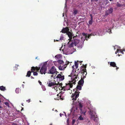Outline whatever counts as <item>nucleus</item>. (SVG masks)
Returning <instances> with one entry per match:
<instances>
[{
    "mask_svg": "<svg viewBox=\"0 0 125 125\" xmlns=\"http://www.w3.org/2000/svg\"><path fill=\"white\" fill-rule=\"evenodd\" d=\"M69 76L71 77V81H69V83H66L65 86H63L62 87V90L64 91L70 90V88H72L73 85V84H75L76 81L78 80V74H76L73 75H69Z\"/></svg>",
    "mask_w": 125,
    "mask_h": 125,
    "instance_id": "obj_1",
    "label": "nucleus"
},
{
    "mask_svg": "<svg viewBox=\"0 0 125 125\" xmlns=\"http://www.w3.org/2000/svg\"><path fill=\"white\" fill-rule=\"evenodd\" d=\"M86 65H84L83 64L81 66L80 68L81 73L83 74L82 75L83 76V78L84 79L86 77V75L87 74L86 68Z\"/></svg>",
    "mask_w": 125,
    "mask_h": 125,
    "instance_id": "obj_2",
    "label": "nucleus"
},
{
    "mask_svg": "<svg viewBox=\"0 0 125 125\" xmlns=\"http://www.w3.org/2000/svg\"><path fill=\"white\" fill-rule=\"evenodd\" d=\"M88 109L90 110V111H89V112L90 115H91V118L94 119V121H95L96 119L97 118V117H95V115L94 114L95 112L94 111V109L91 107L89 108H88Z\"/></svg>",
    "mask_w": 125,
    "mask_h": 125,
    "instance_id": "obj_3",
    "label": "nucleus"
},
{
    "mask_svg": "<svg viewBox=\"0 0 125 125\" xmlns=\"http://www.w3.org/2000/svg\"><path fill=\"white\" fill-rule=\"evenodd\" d=\"M47 62H45L44 63L42 66L41 68L40 72L41 74H45L46 73L47 70Z\"/></svg>",
    "mask_w": 125,
    "mask_h": 125,
    "instance_id": "obj_4",
    "label": "nucleus"
},
{
    "mask_svg": "<svg viewBox=\"0 0 125 125\" xmlns=\"http://www.w3.org/2000/svg\"><path fill=\"white\" fill-rule=\"evenodd\" d=\"M80 93V92H79L77 89H76L75 92L72 95V100H76L77 98L79 97Z\"/></svg>",
    "mask_w": 125,
    "mask_h": 125,
    "instance_id": "obj_5",
    "label": "nucleus"
},
{
    "mask_svg": "<svg viewBox=\"0 0 125 125\" xmlns=\"http://www.w3.org/2000/svg\"><path fill=\"white\" fill-rule=\"evenodd\" d=\"M58 73L56 71V69L54 66H53L49 70L48 73L51 74H53L56 73V74H57V73Z\"/></svg>",
    "mask_w": 125,
    "mask_h": 125,
    "instance_id": "obj_6",
    "label": "nucleus"
},
{
    "mask_svg": "<svg viewBox=\"0 0 125 125\" xmlns=\"http://www.w3.org/2000/svg\"><path fill=\"white\" fill-rule=\"evenodd\" d=\"M66 63L64 65H60L59 67V69L60 70H63L65 68L67 65L69 63V62L68 61H66Z\"/></svg>",
    "mask_w": 125,
    "mask_h": 125,
    "instance_id": "obj_7",
    "label": "nucleus"
},
{
    "mask_svg": "<svg viewBox=\"0 0 125 125\" xmlns=\"http://www.w3.org/2000/svg\"><path fill=\"white\" fill-rule=\"evenodd\" d=\"M55 75L54 77V79H55L56 78H59V79L60 80L62 81L64 79V76L60 74H58L56 77H55Z\"/></svg>",
    "mask_w": 125,
    "mask_h": 125,
    "instance_id": "obj_8",
    "label": "nucleus"
},
{
    "mask_svg": "<svg viewBox=\"0 0 125 125\" xmlns=\"http://www.w3.org/2000/svg\"><path fill=\"white\" fill-rule=\"evenodd\" d=\"M40 67H38L36 66L35 67L33 66L31 68V72H38L40 70Z\"/></svg>",
    "mask_w": 125,
    "mask_h": 125,
    "instance_id": "obj_9",
    "label": "nucleus"
},
{
    "mask_svg": "<svg viewBox=\"0 0 125 125\" xmlns=\"http://www.w3.org/2000/svg\"><path fill=\"white\" fill-rule=\"evenodd\" d=\"M69 31V29L68 27H66L64 28H63L61 32H62V33H67V32Z\"/></svg>",
    "mask_w": 125,
    "mask_h": 125,
    "instance_id": "obj_10",
    "label": "nucleus"
},
{
    "mask_svg": "<svg viewBox=\"0 0 125 125\" xmlns=\"http://www.w3.org/2000/svg\"><path fill=\"white\" fill-rule=\"evenodd\" d=\"M113 11V9L112 8H111L109 9L106 11L105 14L106 15H108L109 14L111 13Z\"/></svg>",
    "mask_w": 125,
    "mask_h": 125,
    "instance_id": "obj_11",
    "label": "nucleus"
},
{
    "mask_svg": "<svg viewBox=\"0 0 125 125\" xmlns=\"http://www.w3.org/2000/svg\"><path fill=\"white\" fill-rule=\"evenodd\" d=\"M66 34L68 35V37L69 38V40H70V41H71L72 39V37L73 36V34L72 32H71L69 31L67 32Z\"/></svg>",
    "mask_w": 125,
    "mask_h": 125,
    "instance_id": "obj_12",
    "label": "nucleus"
},
{
    "mask_svg": "<svg viewBox=\"0 0 125 125\" xmlns=\"http://www.w3.org/2000/svg\"><path fill=\"white\" fill-rule=\"evenodd\" d=\"M68 44H69L68 46L69 47L71 48L73 46L74 43L73 41V40L72 39L71 41H70V40H69V41L68 42Z\"/></svg>",
    "mask_w": 125,
    "mask_h": 125,
    "instance_id": "obj_13",
    "label": "nucleus"
},
{
    "mask_svg": "<svg viewBox=\"0 0 125 125\" xmlns=\"http://www.w3.org/2000/svg\"><path fill=\"white\" fill-rule=\"evenodd\" d=\"M86 34H85L84 33H82V35H83V36H84L83 37H82L81 38V40L83 41V42L85 41V39H86L87 41V36L86 35Z\"/></svg>",
    "mask_w": 125,
    "mask_h": 125,
    "instance_id": "obj_14",
    "label": "nucleus"
},
{
    "mask_svg": "<svg viewBox=\"0 0 125 125\" xmlns=\"http://www.w3.org/2000/svg\"><path fill=\"white\" fill-rule=\"evenodd\" d=\"M48 86L50 87L56 84V83L52 82L51 81H49L48 83Z\"/></svg>",
    "mask_w": 125,
    "mask_h": 125,
    "instance_id": "obj_15",
    "label": "nucleus"
},
{
    "mask_svg": "<svg viewBox=\"0 0 125 125\" xmlns=\"http://www.w3.org/2000/svg\"><path fill=\"white\" fill-rule=\"evenodd\" d=\"M75 37H73V42L74 43V45L75 46L79 43L80 40L77 39H74V38Z\"/></svg>",
    "mask_w": 125,
    "mask_h": 125,
    "instance_id": "obj_16",
    "label": "nucleus"
},
{
    "mask_svg": "<svg viewBox=\"0 0 125 125\" xmlns=\"http://www.w3.org/2000/svg\"><path fill=\"white\" fill-rule=\"evenodd\" d=\"M83 79L81 78L80 80H79L78 82V84L79 85H80L82 86L83 85L84 83Z\"/></svg>",
    "mask_w": 125,
    "mask_h": 125,
    "instance_id": "obj_17",
    "label": "nucleus"
},
{
    "mask_svg": "<svg viewBox=\"0 0 125 125\" xmlns=\"http://www.w3.org/2000/svg\"><path fill=\"white\" fill-rule=\"evenodd\" d=\"M110 65L112 67H116V64L114 62H110Z\"/></svg>",
    "mask_w": 125,
    "mask_h": 125,
    "instance_id": "obj_18",
    "label": "nucleus"
},
{
    "mask_svg": "<svg viewBox=\"0 0 125 125\" xmlns=\"http://www.w3.org/2000/svg\"><path fill=\"white\" fill-rule=\"evenodd\" d=\"M0 90L3 91H4L6 90L5 87L3 86H0Z\"/></svg>",
    "mask_w": 125,
    "mask_h": 125,
    "instance_id": "obj_19",
    "label": "nucleus"
},
{
    "mask_svg": "<svg viewBox=\"0 0 125 125\" xmlns=\"http://www.w3.org/2000/svg\"><path fill=\"white\" fill-rule=\"evenodd\" d=\"M31 72L30 71H29L27 72V75L26 76L27 77H29L30 76L31 74Z\"/></svg>",
    "mask_w": 125,
    "mask_h": 125,
    "instance_id": "obj_20",
    "label": "nucleus"
},
{
    "mask_svg": "<svg viewBox=\"0 0 125 125\" xmlns=\"http://www.w3.org/2000/svg\"><path fill=\"white\" fill-rule=\"evenodd\" d=\"M79 108L80 109V111H82V108L83 107L82 104H81V102L79 103Z\"/></svg>",
    "mask_w": 125,
    "mask_h": 125,
    "instance_id": "obj_21",
    "label": "nucleus"
},
{
    "mask_svg": "<svg viewBox=\"0 0 125 125\" xmlns=\"http://www.w3.org/2000/svg\"><path fill=\"white\" fill-rule=\"evenodd\" d=\"M56 85L55 86L56 87V89H57V87H58V85H59V86H61L62 87H62H63L62 86V83H59V82H58L57 84H56Z\"/></svg>",
    "mask_w": 125,
    "mask_h": 125,
    "instance_id": "obj_22",
    "label": "nucleus"
},
{
    "mask_svg": "<svg viewBox=\"0 0 125 125\" xmlns=\"http://www.w3.org/2000/svg\"><path fill=\"white\" fill-rule=\"evenodd\" d=\"M82 86L80 85H78L76 87L77 89L79 90H81L82 89Z\"/></svg>",
    "mask_w": 125,
    "mask_h": 125,
    "instance_id": "obj_23",
    "label": "nucleus"
},
{
    "mask_svg": "<svg viewBox=\"0 0 125 125\" xmlns=\"http://www.w3.org/2000/svg\"><path fill=\"white\" fill-rule=\"evenodd\" d=\"M80 113L81 114L83 115H85V113L86 112V111H82H82H80Z\"/></svg>",
    "mask_w": 125,
    "mask_h": 125,
    "instance_id": "obj_24",
    "label": "nucleus"
},
{
    "mask_svg": "<svg viewBox=\"0 0 125 125\" xmlns=\"http://www.w3.org/2000/svg\"><path fill=\"white\" fill-rule=\"evenodd\" d=\"M78 61H77V62L75 61V66L76 68L77 69L78 67Z\"/></svg>",
    "mask_w": 125,
    "mask_h": 125,
    "instance_id": "obj_25",
    "label": "nucleus"
},
{
    "mask_svg": "<svg viewBox=\"0 0 125 125\" xmlns=\"http://www.w3.org/2000/svg\"><path fill=\"white\" fill-rule=\"evenodd\" d=\"M59 94H57V96L58 97V98H57V99L58 100H59V99H61V100H63V99L61 97H62V96L61 95H60L59 96L60 97L59 98Z\"/></svg>",
    "mask_w": 125,
    "mask_h": 125,
    "instance_id": "obj_26",
    "label": "nucleus"
},
{
    "mask_svg": "<svg viewBox=\"0 0 125 125\" xmlns=\"http://www.w3.org/2000/svg\"><path fill=\"white\" fill-rule=\"evenodd\" d=\"M20 88H16L15 91L16 93L18 94L19 93Z\"/></svg>",
    "mask_w": 125,
    "mask_h": 125,
    "instance_id": "obj_27",
    "label": "nucleus"
},
{
    "mask_svg": "<svg viewBox=\"0 0 125 125\" xmlns=\"http://www.w3.org/2000/svg\"><path fill=\"white\" fill-rule=\"evenodd\" d=\"M57 62L59 63L62 64H63V63H64V62L63 61L59 60L57 61Z\"/></svg>",
    "mask_w": 125,
    "mask_h": 125,
    "instance_id": "obj_28",
    "label": "nucleus"
},
{
    "mask_svg": "<svg viewBox=\"0 0 125 125\" xmlns=\"http://www.w3.org/2000/svg\"><path fill=\"white\" fill-rule=\"evenodd\" d=\"M92 18H91V20L89 22V23L90 25H91L93 23V19H92Z\"/></svg>",
    "mask_w": 125,
    "mask_h": 125,
    "instance_id": "obj_29",
    "label": "nucleus"
},
{
    "mask_svg": "<svg viewBox=\"0 0 125 125\" xmlns=\"http://www.w3.org/2000/svg\"><path fill=\"white\" fill-rule=\"evenodd\" d=\"M78 119L79 120H83V117L81 115L79 117Z\"/></svg>",
    "mask_w": 125,
    "mask_h": 125,
    "instance_id": "obj_30",
    "label": "nucleus"
},
{
    "mask_svg": "<svg viewBox=\"0 0 125 125\" xmlns=\"http://www.w3.org/2000/svg\"><path fill=\"white\" fill-rule=\"evenodd\" d=\"M78 11L77 10H75L73 13V14L74 15H75L77 13Z\"/></svg>",
    "mask_w": 125,
    "mask_h": 125,
    "instance_id": "obj_31",
    "label": "nucleus"
},
{
    "mask_svg": "<svg viewBox=\"0 0 125 125\" xmlns=\"http://www.w3.org/2000/svg\"><path fill=\"white\" fill-rule=\"evenodd\" d=\"M63 38L62 35L60 37V40L61 41L63 40Z\"/></svg>",
    "mask_w": 125,
    "mask_h": 125,
    "instance_id": "obj_32",
    "label": "nucleus"
},
{
    "mask_svg": "<svg viewBox=\"0 0 125 125\" xmlns=\"http://www.w3.org/2000/svg\"><path fill=\"white\" fill-rule=\"evenodd\" d=\"M37 72H33V75H37L38 74V73H37Z\"/></svg>",
    "mask_w": 125,
    "mask_h": 125,
    "instance_id": "obj_33",
    "label": "nucleus"
},
{
    "mask_svg": "<svg viewBox=\"0 0 125 125\" xmlns=\"http://www.w3.org/2000/svg\"><path fill=\"white\" fill-rule=\"evenodd\" d=\"M107 32L109 33L110 34V33H111L112 32L111 29H108L107 30Z\"/></svg>",
    "mask_w": 125,
    "mask_h": 125,
    "instance_id": "obj_34",
    "label": "nucleus"
},
{
    "mask_svg": "<svg viewBox=\"0 0 125 125\" xmlns=\"http://www.w3.org/2000/svg\"><path fill=\"white\" fill-rule=\"evenodd\" d=\"M60 55H56L55 56V58H57V59H58L60 57Z\"/></svg>",
    "mask_w": 125,
    "mask_h": 125,
    "instance_id": "obj_35",
    "label": "nucleus"
},
{
    "mask_svg": "<svg viewBox=\"0 0 125 125\" xmlns=\"http://www.w3.org/2000/svg\"><path fill=\"white\" fill-rule=\"evenodd\" d=\"M125 51V50H122V49L120 50V52L122 54H124V52H123V51Z\"/></svg>",
    "mask_w": 125,
    "mask_h": 125,
    "instance_id": "obj_36",
    "label": "nucleus"
},
{
    "mask_svg": "<svg viewBox=\"0 0 125 125\" xmlns=\"http://www.w3.org/2000/svg\"><path fill=\"white\" fill-rule=\"evenodd\" d=\"M116 6L117 7H119L121 6V5L119 3H117Z\"/></svg>",
    "mask_w": 125,
    "mask_h": 125,
    "instance_id": "obj_37",
    "label": "nucleus"
},
{
    "mask_svg": "<svg viewBox=\"0 0 125 125\" xmlns=\"http://www.w3.org/2000/svg\"><path fill=\"white\" fill-rule=\"evenodd\" d=\"M92 34H90L89 35H88V36L87 39H88L90 38V37H91V36H92Z\"/></svg>",
    "mask_w": 125,
    "mask_h": 125,
    "instance_id": "obj_38",
    "label": "nucleus"
},
{
    "mask_svg": "<svg viewBox=\"0 0 125 125\" xmlns=\"http://www.w3.org/2000/svg\"><path fill=\"white\" fill-rule=\"evenodd\" d=\"M75 120H74V119L72 121V125H73L75 123Z\"/></svg>",
    "mask_w": 125,
    "mask_h": 125,
    "instance_id": "obj_39",
    "label": "nucleus"
},
{
    "mask_svg": "<svg viewBox=\"0 0 125 125\" xmlns=\"http://www.w3.org/2000/svg\"><path fill=\"white\" fill-rule=\"evenodd\" d=\"M5 105H6L7 106H9V104L8 103V102H5Z\"/></svg>",
    "mask_w": 125,
    "mask_h": 125,
    "instance_id": "obj_40",
    "label": "nucleus"
},
{
    "mask_svg": "<svg viewBox=\"0 0 125 125\" xmlns=\"http://www.w3.org/2000/svg\"><path fill=\"white\" fill-rule=\"evenodd\" d=\"M38 82L40 84V85H42V82L40 80H39Z\"/></svg>",
    "mask_w": 125,
    "mask_h": 125,
    "instance_id": "obj_41",
    "label": "nucleus"
},
{
    "mask_svg": "<svg viewBox=\"0 0 125 125\" xmlns=\"http://www.w3.org/2000/svg\"><path fill=\"white\" fill-rule=\"evenodd\" d=\"M30 99H29L28 100H26V101L28 103H29L30 102Z\"/></svg>",
    "mask_w": 125,
    "mask_h": 125,
    "instance_id": "obj_42",
    "label": "nucleus"
},
{
    "mask_svg": "<svg viewBox=\"0 0 125 125\" xmlns=\"http://www.w3.org/2000/svg\"><path fill=\"white\" fill-rule=\"evenodd\" d=\"M91 0L92 2V1L97 2L98 1V0Z\"/></svg>",
    "mask_w": 125,
    "mask_h": 125,
    "instance_id": "obj_43",
    "label": "nucleus"
},
{
    "mask_svg": "<svg viewBox=\"0 0 125 125\" xmlns=\"http://www.w3.org/2000/svg\"><path fill=\"white\" fill-rule=\"evenodd\" d=\"M119 50L118 49H117V51L115 52V53L116 54L118 52H119Z\"/></svg>",
    "mask_w": 125,
    "mask_h": 125,
    "instance_id": "obj_44",
    "label": "nucleus"
},
{
    "mask_svg": "<svg viewBox=\"0 0 125 125\" xmlns=\"http://www.w3.org/2000/svg\"><path fill=\"white\" fill-rule=\"evenodd\" d=\"M0 110H2L3 109V107H1L0 106Z\"/></svg>",
    "mask_w": 125,
    "mask_h": 125,
    "instance_id": "obj_45",
    "label": "nucleus"
},
{
    "mask_svg": "<svg viewBox=\"0 0 125 125\" xmlns=\"http://www.w3.org/2000/svg\"><path fill=\"white\" fill-rule=\"evenodd\" d=\"M90 16L91 17V18H92V19H93V17L92 15V14H91L90 15Z\"/></svg>",
    "mask_w": 125,
    "mask_h": 125,
    "instance_id": "obj_46",
    "label": "nucleus"
},
{
    "mask_svg": "<svg viewBox=\"0 0 125 125\" xmlns=\"http://www.w3.org/2000/svg\"><path fill=\"white\" fill-rule=\"evenodd\" d=\"M74 66L75 65H73L72 66V68L73 69L74 68Z\"/></svg>",
    "mask_w": 125,
    "mask_h": 125,
    "instance_id": "obj_47",
    "label": "nucleus"
},
{
    "mask_svg": "<svg viewBox=\"0 0 125 125\" xmlns=\"http://www.w3.org/2000/svg\"><path fill=\"white\" fill-rule=\"evenodd\" d=\"M116 67V69L117 70L118 69H119V68L118 67Z\"/></svg>",
    "mask_w": 125,
    "mask_h": 125,
    "instance_id": "obj_48",
    "label": "nucleus"
},
{
    "mask_svg": "<svg viewBox=\"0 0 125 125\" xmlns=\"http://www.w3.org/2000/svg\"><path fill=\"white\" fill-rule=\"evenodd\" d=\"M60 116L61 117L63 115V114H61V113L60 114Z\"/></svg>",
    "mask_w": 125,
    "mask_h": 125,
    "instance_id": "obj_49",
    "label": "nucleus"
},
{
    "mask_svg": "<svg viewBox=\"0 0 125 125\" xmlns=\"http://www.w3.org/2000/svg\"><path fill=\"white\" fill-rule=\"evenodd\" d=\"M51 77H54V75H52L51 76Z\"/></svg>",
    "mask_w": 125,
    "mask_h": 125,
    "instance_id": "obj_50",
    "label": "nucleus"
},
{
    "mask_svg": "<svg viewBox=\"0 0 125 125\" xmlns=\"http://www.w3.org/2000/svg\"><path fill=\"white\" fill-rule=\"evenodd\" d=\"M31 79H34V78H33V77L32 76H31Z\"/></svg>",
    "mask_w": 125,
    "mask_h": 125,
    "instance_id": "obj_51",
    "label": "nucleus"
},
{
    "mask_svg": "<svg viewBox=\"0 0 125 125\" xmlns=\"http://www.w3.org/2000/svg\"><path fill=\"white\" fill-rule=\"evenodd\" d=\"M36 57V58H35V59H37V57Z\"/></svg>",
    "mask_w": 125,
    "mask_h": 125,
    "instance_id": "obj_52",
    "label": "nucleus"
},
{
    "mask_svg": "<svg viewBox=\"0 0 125 125\" xmlns=\"http://www.w3.org/2000/svg\"><path fill=\"white\" fill-rule=\"evenodd\" d=\"M110 1H112L113 0H109Z\"/></svg>",
    "mask_w": 125,
    "mask_h": 125,
    "instance_id": "obj_53",
    "label": "nucleus"
},
{
    "mask_svg": "<svg viewBox=\"0 0 125 125\" xmlns=\"http://www.w3.org/2000/svg\"><path fill=\"white\" fill-rule=\"evenodd\" d=\"M83 62V61H81V62H80V61H79V62H80V63H81V62Z\"/></svg>",
    "mask_w": 125,
    "mask_h": 125,
    "instance_id": "obj_54",
    "label": "nucleus"
},
{
    "mask_svg": "<svg viewBox=\"0 0 125 125\" xmlns=\"http://www.w3.org/2000/svg\"><path fill=\"white\" fill-rule=\"evenodd\" d=\"M21 104H22V105L23 106V103H21Z\"/></svg>",
    "mask_w": 125,
    "mask_h": 125,
    "instance_id": "obj_55",
    "label": "nucleus"
},
{
    "mask_svg": "<svg viewBox=\"0 0 125 125\" xmlns=\"http://www.w3.org/2000/svg\"><path fill=\"white\" fill-rule=\"evenodd\" d=\"M56 62H54V64H55V63H56Z\"/></svg>",
    "mask_w": 125,
    "mask_h": 125,
    "instance_id": "obj_56",
    "label": "nucleus"
},
{
    "mask_svg": "<svg viewBox=\"0 0 125 125\" xmlns=\"http://www.w3.org/2000/svg\"><path fill=\"white\" fill-rule=\"evenodd\" d=\"M57 41H59L58 40H56Z\"/></svg>",
    "mask_w": 125,
    "mask_h": 125,
    "instance_id": "obj_57",
    "label": "nucleus"
},
{
    "mask_svg": "<svg viewBox=\"0 0 125 125\" xmlns=\"http://www.w3.org/2000/svg\"><path fill=\"white\" fill-rule=\"evenodd\" d=\"M1 99H0V102H1Z\"/></svg>",
    "mask_w": 125,
    "mask_h": 125,
    "instance_id": "obj_58",
    "label": "nucleus"
},
{
    "mask_svg": "<svg viewBox=\"0 0 125 125\" xmlns=\"http://www.w3.org/2000/svg\"><path fill=\"white\" fill-rule=\"evenodd\" d=\"M23 108H22V109H21V110H23Z\"/></svg>",
    "mask_w": 125,
    "mask_h": 125,
    "instance_id": "obj_59",
    "label": "nucleus"
},
{
    "mask_svg": "<svg viewBox=\"0 0 125 125\" xmlns=\"http://www.w3.org/2000/svg\"><path fill=\"white\" fill-rule=\"evenodd\" d=\"M118 55H119V56H120V55H119V54H118Z\"/></svg>",
    "mask_w": 125,
    "mask_h": 125,
    "instance_id": "obj_60",
    "label": "nucleus"
},
{
    "mask_svg": "<svg viewBox=\"0 0 125 125\" xmlns=\"http://www.w3.org/2000/svg\"><path fill=\"white\" fill-rule=\"evenodd\" d=\"M55 111H57V110H56Z\"/></svg>",
    "mask_w": 125,
    "mask_h": 125,
    "instance_id": "obj_61",
    "label": "nucleus"
},
{
    "mask_svg": "<svg viewBox=\"0 0 125 125\" xmlns=\"http://www.w3.org/2000/svg\"><path fill=\"white\" fill-rule=\"evenodd\" d=\"M40 102H41V101H40Z\"/></svg>",
    "mask_w": 125,
    "mask_h": 125,
    "instance_id": "obj_62",
    "label": "nucleus"
},
{
    "mask_svg": "<svg viewBox=\"0 0 125 125\" xmlns=\"http://www.w3.org/2000/svg\"><path fill=\"white\" fill-rule=\"evenodd\" d=\"M22 85H23V84H22Z\"/></svg>",
    "mask_w": 125,
    "mask_h": 125,
    "instance_id": "obj_63",
    "label": "nucleus"
},
{
    "mask_svg": "<svg viewBox=\"0 0 125 125\" xmlns=\"http://www.w3.org/2000/svg\"><path fill=\"white\" fill-rule=\"evenodd\" d=\"M50 125H52V124H51Z\"/></svg>",
    "mask_w": 125,
    "mask_h": 125,
    "instance_id": "obj_64",
    "label": "nucleus"
}]
</instances>
